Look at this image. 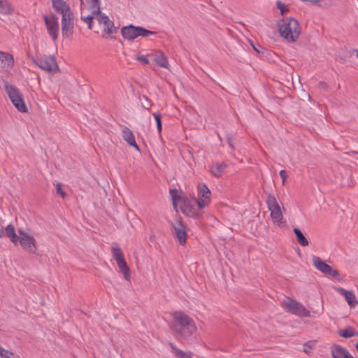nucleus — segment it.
I'll return each mask as SVG.
<instances>
[{"instance_id": "f257e3e1", "label": "nucleus", "mask_w": 358, "mask_h": 358, "mask_svg": "<svg viewBox=\"0 0 358 358\" xmlns=\"http://www.w3.org/2000/svg\"><path fill=\"white\" fill-rule=\"evenodd\" d=\"M171 329L175 334L185 338H189L197 331L194 320L182 312L173 314Z\"/></svg>"}, {"instance_id": "f03ea898", "label": "nucleus", "mask_w": 358, "mask_h": 358, "mask_svg": "<svg viewBox=\"0 0 358 358\" xmlns=\"http://www.w3.org/2000/svg\"><path fill=\"white\" fill-rule=\"evenodd\" d=\"M301 27L294 18L282 20L278 26L280 36L289 43H295L301 34Z\"/></svg>"}, {"instance_id": "7ed1b4c3", "label": "nucleus", "mask_w": 358, "mask_h": 358, "mask_svg": "<svg viewBox=\"0 0 358 358\" xmlns=\"http://www.w3.org/2000/svg\"><path fill=\"white\" fill-rule=\"evenodd\" d=\"M173 204L175 207L179 206L182 212L192 217H199L202 213V209L194 206L187 197L179 194L176 189L171 191Z\"/></svg>"}, {"instance_id": "20e7f679", "label": "nucleus", "mask_w": 358, "mask_h": 358, "mask_svg": "<svg viewBox=\"0 0 358 358\" xmlns=\"http://www.w3.org/2000/svg\"><path fill=\"white\" fill-rule=\"evenodd\" d=\"M99 0H80V18L92 29V20L100 11Z\"/></svg>"}, {"instance_id": "39448f33", "label": "nucleus", "mask_w": 358, "mask_h": 358, "mask_svg": "<svg viewBox=\"0 0 358 358\" xmlns=\"http://www.w3.org/2000/svg\"><path fill=\"white\" fill-rule=\"evenodd\" d=\"M266 206L270 211V217L273 223L280 227L284 224L282 208L275 196L269 194L266 200Z\"/></svg>"}, {"instance_id": "423d86ee", "label": "nucleus", "mask_w": 358, "mask_h": 358, "mask_svg": "<svg viewBox=\"0 0 358 358\" xmlns=\"http://www.w3.org/2000/svg\"><path fill=\"white\" fill-rule=\"evenodd\" d=\"M281 306L287 312H289L296 316L301 317H310V313L306 307L300 302L289 298L286 297L281 301Z\"/></svg>"}, {"instance_id": "0eeeda50", "label": "nucleus", "mask_w": 358, "mask_h": 358, "mask_svg": "<svg viewBox=\"0 0 358 358\" xmlns=\"http://www.w3.org/2000/svg\"><path fill=\"white\" fill-rule=\"evenodd\" d=\"M5 90L13 106L22 113H27V107L18 89L8 83H5Z\"/></svg>"}, {"instance_id": "6e6552de", "label": "nucleus", "mask_w": 358, "mask_h": 358, "mask_svg": "<svg viewBox=\"0 0 358 358\" xmlns=\"http://www.w3.org/2000/svg\"><path fill=\"white\" fill-rule=\"evenodd\" d=\"M121 34L124 39L131 41L138 36L147 37L155 35L156 32L148 30L141 27L129 25L122 28Z\"/></svg>"}, {"instance_id": "1a4fd4ad", "label": "nucleus", "mask_w": 358, "mask_h": 358, "mask_svg": "<svg viewBox=\"0 0 358 358\" xmlns=\"http://www.w3.org/2000/svg\"><path fill=\"white\" fill-rule=\"evenodd\" d=\"M197 197L194 198L199 209H203L211 202V192L205 183L200 182L196 186Z\"/></svg>"}, {"instance_id": "9d476101", "label": "nucleus", "mask_w": 358, "mask_h": 358, "mask_svg": "<svg viewBox=\"0 0 358 358\" xmlns=\"http://www.w3.org/2000/svg\"><path fill=\"white\" fill-rule=\"evenodd\" d=\"M110 250L112 255L115 259L120 271L123 273L124 278L129 280L130 269L124 258V255L120 245L117 243H113Z\"/></svg>"}, {"instance_id": "9b49d317", "label": "nucleus", "mask_w": 358, "mask_h": 358, "mask_svg": "<svg viewBox=\"0 0 358 358\" xmlns=\"http://www.w3.org/2000/svg\"><path fill=\"white\" fill-rule=\"evenodd\" d=\"M18 242L22 249L30 253H36L37 246L35 238L29 231H26L22 229L18 230Z\"/></svg>"}, {"instance_id": "f8f14e48", "label": "nucleus", "mask_w": 358, "mask_h": 358, "mask_svg": "<svg viewBox=\"0 0 358 358\" xmlns=\"http://www.w3.org/2000/svg\"><path fill=\"white\" fill-rule=\"evenodd\" d=\"M44 20L48 34L52 40L55 41L57 38L59 32L58 17L55 15L51 14L50 15H45Z\"/></svg>"}, {"instance_id": "ddd939ff", "label": "nucleus", "mask_w": 358, "mask_h": 358, "mask_svg": "<svg viewBox=\"0 0 358 358\" xmlns=\"http://www.w3.org/2000/svg\"><path fill=\"white\" fill-rule=\"evenodd\" d=\"M312 262L313 266L320 272L324 274L331 275L334 278L338 276V273L336 270L333 269L329 265L322 261L319 257L313 256Z\"/></svg>"}, {"instance_id": "4468645a", "label": "nucleus", "mask_w": 358, "mask_h": 358, "mask_svg": "<svg viewBox=\"0 0 358 358\" xmlns=\"http://www.w3.org/2000/svg\"><path fill=\"white\" fill-rule=\"evenodd\" d=\"M173 227L174 229V235L180 244H185L187 240L186 227L180 218L176 220L175 222L173 224Z\"/></svg>"}, {"instance_id": "2eb2a0df", "label": "nucleus", "mask_w": 358, "mask_h": 358, "mask_svg": "<svg viewBox=\"0 0 358 358\" xmlns=\"http://www.w3.org/2000/svg\"><path fill=\"white\" fill-rule=\"evenodd\" d=\"M94 17L96 18L98 23L100 26H102L104 32L108 34H113L117 31L116 27L107 15L101 14L100 12L99 14H96Z\"/></svg>"}, {"instance_id": "dca6fc26", "label": "nucleus", "mask_w": 358, "mask_h": 358, "mask_svg": "<svg viewBox=\"0 0 358 358\" xmlns=\"http://www.w3.org/2000/svg\"><path fill=\"white\" fill-rule=\"evenodd\" d=\"M54 10L62 15V17H69L73 15L69 5L64 0H52Z\"/></svg>"}, {"instance_id": "f3484780", "label": "nucleus", "mask_w": 358, "mask_h": 358, "mask_svg": "<svg viewBox=\"0 0 358 358\" xmlns=\"http://www.w3.org/2000/svg\"><path fill=\"white\" fill-rule=\"evenodd\" d=\"M149 55L152 57L153 61L157 66L166 69H169L168 58L163 52L153 50Z\"/></svg>"}, {"instance_id": "a211bd4d", "label": "nucleus", "mask_w": 358, "mask_h": 358, "mask_svg": "<svg viewBox=\"0 0 358 358\" xmlns=\"http://www.w3.org/2000/svg\"><path fill=\"white\" fill-rule=\"evenodd\" d=\"M334 289L344 296L350 308H354L357 305L358 302L353 292L345 290V289L339 287H334Z\"/></svg>"}, {"instance_id": "6ab92c4d", "label": "nucleus", "mask_w": 358, "mask_h": 358, "mask_svg": "<svg viewBox=\"0 0 358 358\" xmlns=\"http://www.w3.org/2000/svg\"><path fill=\"white\" fill-rule=\"evenodd\" d=\"M37 65L43 70L50 72L55 71L57 69V64L54 57H48L43 59L39 60Z\"/></svg>"}, {"instance_id": "aec40b11", "label": "nucleus", "mask_w": 358, "mask_h": 358, "mask_svg": "<svg viewBox=\"0 0 358 358\" xmlns=\"http://www.w3.org/2000/svg\"><path fill=\"white\" fill-rule=\"evenodd\" d=\"M73 29V15L69 17H62V33L63 36L69 37L72 34Z\"/></svg>"}, {"instance_id": "412c9836", "label": "nucleus", "mask_w": 358, "mask_h": 358, "mask_svg": "<svg viewBox=\"0 0 358 358\" xmlns=\"http://www.w3.org/2000/svg\"><path fill=\"white\" fill-rule=\"evenodd\" d=\"M331 353L333 358H355L346 348L338 345L331 346Z\"/></svg>"}, {"instance_id": "4be33fe9", "label": "nucleus", "mask_w": 358, "mask_h": 358, "mask_svg": "<svg viewBox=\"0 0 358 358\" xmlns=\"http://www.w3.org/2000/svg\"><path fill=\"white\" fill-rule=\"evenodd\" d=\"M0 62L1 67L8 71L14 65V59L12 55L0 51Z\"/></svg>"}, {"instance_id": "5701e85b", "label": "nucleus", "mask_w": 358, "mask_h": 358, "mask_svg": "<svg viewBox=\"0 0 358 358\" xmlns=\"http://www.w3.org/2000/svg\"><path fill=\"white\" fill-rule=\"evenodd\" d=\"M122 136L123 139L131 146L134 147L136 150H139V148L136 142L134 135L131 129L124 127L122 130Z\"/></svg>"}, {"instance_id": "b1692460", "label": "nucleus", "mask_w": 358, "mask_h": 358, "mask_svg": "<svg viewBox=\"0 0 358 358\" xmlns=\"http://www.w3.org/2000/svg\"><path fill=\"white\" fill-rule=\"evenodd\" d=\"M3 230L4 236L8 237L10 241L16 245L18 243L19 234L17 235L16 234L15 227L13 224H8L5 227V229H3Z\"/></svg>"}, {"instance_id": "393cba45", "label": "nucleus", "mask_w": 358, "mask_h": 358, "mask_svg": "<svg viewBox=\"0 0 358 358\" xmlns=\"http://www.w3.org/2000/svg\"><path fill=\"white\" fill-rule=\"evenodd\" d=\"M170 347L172 350V352L174 356L177 358H192L193 352L191 351H183L179 348H178L173 343H170Z\"/></svg>"}, {"instance_id": "a878e982", "label": "nucleus", "mask_w": 358, "mask_h": 358, "mask_svg": "<svg viewBox=\"0 0 358 358\" xmlns=\"http://www.w3.org/2000/svg\"><path fill=\"white\" fill-rule=\"evenodd\" d=\"M13 8L8 0H0V14L8 15L12 14Z\"/></svg>"}, {"instance_id": "bb28decb", "label": "nucleus", "mask_w": 358, "mask_h": 358, "mask_svg": "<svg viewBox=\"0 0 358 358\" xmlns=\"http://www.w3.org/2000/svg\"><path fill=\"white\" fill-rule=\"evenodd\" d=\"M227 165L224 163H216L212 166L210 171L215 177H220L224 172Z\"/></svg>"}, {"instance_id": "cd10ccee", "label": "nucleus", "mask_w": 358, "mask_h": 358, "mask_svg": "<svg viewBox=\"0 0 358 358\" xmlns=\"http://www.w3.org/2000/svg\"><path fill=\"white\" fill-rule=\"evenodd\" d=\"M294 233L296 236V239L298 243L302 246L308 245V241L306 238L304 236L301 231L298 228H294L293 229Z\"/></svg>"}, {"instance_id": "c85d7f7f", "label": "nucleus", "mask_w": 358, "mask_h": 358, "mask_svg": "<svg viewBox=\"0 0 358 358\" xmlns=\"http://www.w3.org/2000/svg\"><path fill=\"white\" fill-rule=\"evenodd\" d=\"M338 334L343 338H351L355 335L358 336V333L356 334L355 329L351 327L339 330Z\"/></svg>"}, {"instance_id": "c756f323", "label": "nucleus", "mask_w": 358, "mask_h": 358, "mask_svg": "<svg viewBox=\"0 0 358 358\" xmlns=\"http://www.w3.org/2000/svg\"><path fill=\"white\" fill-rule=\"evenodd\" d=\"M0 358H21L20 355L8 350L0 345Z\"/></svg>"}, {"instance_id": "7c9ffc66", "label": "nucleus", "mask_w": 358, "mask_h": 358, "mask_svg": "<svg viewBox=\"0 0 358 358\" xmlns=\"http://www.w3.org/2000/svg\"><path fill=\"white\" fill-rule=\"evenodd\" d=\"M153 117L157 123V131H158L159 134H160L162 132V121H161L162 116L159 113H153Z\"/></svg>"}, {"instance_id": "2f4dec72", "label": "nucleus", "mask_w": 358, "mask_h": 358, "mask_svg": "<svg viewBox=\"0 0 358 358\" xmlns=\"http://www.w3.org/2000/svg\"><path fill=\"white\" fill-rule=\"evenodd\" d=\"M136 59L143 64H148L149 60L148 59V55H144L141 53H138L136 56Z\"/></svg>"}, {"instance_id": "473e14b6", "label": "nucleus", "mask_w": 358, "mask_h": 358, "mask_svg": "<svg viewBox=\"0 0 358 358\" xmlns=\"http://www.w3.org/2000/svg\"><path fill=\"white\" fill-rule=\"evenodd\" d=\"M313 346H314L313 342H312V341L308 342L303 345V351L306 354H309L311 352V350Z\"/></svg>"}, {"instance_id": "72a5a7b5", "label": "nucleus", "mask_w": 358, "mask_h": 358, "mask_svg": "<svg viewBox=\"0 0 358 358\" xmlns=\"http://www.w3.org/2000/svg\"><path fill=\"white\" fill-rule=\"evenodd\" d=\"M277 6L280 10L281 15H285L288 12V8H287V6L285 4L282 3L280 1L277 2Z\"/></svg>"}, {"instance_id": "f704fd0d", "label": "nucleus", "mask_w": 358, "mask_h": 358, "mask_svg": "<svg viewBox=\"0 0 358 358\" xmlns=\"http://www.w3.org/2000/svg\"><path fill=\"white\" fill-rule=\"evenodd\" d=\"M280 176L282 178V183L284 185L285 184V182H286L287 178L286 171L285 170H281L280 171Z\"/></svg>"}, {"instance_id": "c9c22d12", "label": "nucleus", "mask_w": 358, "mask_h": 358, "mask_svg": "<svg viewBox=\"0 0 358 358\" xmlns=\"http://www.w3.org/2000/svg\"><path fill=\"white\" fill-rule=\"evenodd\" d=\"M57 192L63 198L65 197L66 193L62 190V185L60 183L57 185Z\"/></svg>"}, {"instance_id": "e433bc0d", "label": "nucleus", "mask_w": 358, "mask_h": 358, "mask_svg": "<svg viewBox=\"0 0 358 358\" xmlns=\"http://www.w3.org/2000/svg\"><path fill=\"white\" fill-rule=\"evenodd\" d=\"M3 236H4V230H3V229H0V238H2Z\"/></svg>"}, {"instance_id": "4c0bfd02", "label": "nucleus", "mask_w": 358, "mask_h": 358, "mask_svg": "<svg viewBox=\"0 0 358 358\" xmlns=\"http://www.w3.org/2000/svg\"><path fill=\"white\" fill-rule=\"evenodd\" d=\"M356 349H357V352H358V342H357V344H356Z\"/></svg>"}, {"instance_id": "58836bf2", "label": "nucleus", "mask_w": 358, "mask_h": 358, "mask_svg": "<svg viewBox=\"0 0 358 358\" xmlns=\"http://www.w3.org/2000/svg\"><path fill=\"white\" fill-rule=\"evenodd\" d=\"M356 56L358 58V50L356 51Z\"/></svg>"}, {"instance_id": "ea45409f", "label": "nucleus", "mask_w": 358, "mask_h": 358, "mask_svg": "<svg viewBox=\"0 0 358 358\" xmlns=\"http://www.w3.org/2000/svg\"><path fill=\"white\" fill-rule=\"evenodd\" d=\"M254 49H255L257 52H258L257 48H255L254 47Z\"/></svg>"}]
</instances>
